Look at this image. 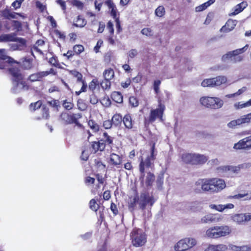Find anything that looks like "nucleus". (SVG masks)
Returning <instances> with one entry per match:
<instances>
[{"instance_id":"1","label":"nucleus","mask_w":251,"mask_h":251,"mask_svg":"<svg viewBox=\"0 0 251 251\" xmlns=\"http://www.w3.org/2000/svg\"><path fill=\"white\" fill-rule=\"evenodd\" d=\"M20 63L6 54L5 49H0V69L6 67L7 72L13 84L22 86L24 90H27L29 85L25 79V75L19 68Z\"/></svg>"},{"instance_id":"4","label":"nucleus","mask_w":251,"mask_h":251,"mask_svg":"<svg viewBox=\"0 0 251 251\" xmlns=\"http://www.w3.org/2000/svg\"><path fill=\"white\" fill-rule=\"evenodd\" d=\"M140 197L141 200L139 201L138 194L136 193L133 198H129V201L128 202L127 205L129 211L133 213L136 209L137 203L139 204V208L142 210H144L147 205L151 207L155 202L154 197L153 196H150L148 193H141Z\"/></svg>"},{"instance_id":"37","label":"nucleus","mask_w":251,"mask_h":251,"mask_svg":"<svg viewBox=\"0 0 251 251\" xmlns=\"http://www.w3.org/2000/svg\"><path fill=\"white\" fill-rule=\"evenodd\" d=\"M88 125L94 132L97 133L99 131L100 126L94 120H89L88 122Z\"/></svg>"},{"instance_id":"24","label":"nucleus","mask_w":251,"mask_h":251,"mask_svg":"<svg viewBox=\"0 0 251 251\" xmlns=\"http://www.w3.org/2000/svg\"><path fill=\"white\" fill-rule=\"evenodd\" d=\"M44 77H45L43 71H40L30 75L27 80L31 82H34L42 81Z\"/></svg>"},{"instance_id":"57","label":"nucleus","mask_w":251,"mask_h":251,"mask_svg":"<svg viewBox=\"0 0 251 251\" xmlns=\"http://www.w3.org/2000/svg\"><path fill=\"white\" fill-rule=\"evenodd\" d=\"M103 0H95L94 2V5L95 9L98 11H100L101 10V7L102 6L103 3H104L105 1L103 2Z\"/></svg>"},{"instance_id":"9","label":"nucleus","mask_w":251,"mask_h":251,"mask_svg":"<svg viewBox=\"0 0 251 251\" xmlns=\"http://www.w3.org/2000/svg\"><path fill=\"white\" fill-rule=\"evenodd\" d=\"M131 243L135 247H142L147 242V236L145 232L139 228H134L130 233Z\"/></svg>"},{"instance_id":"13","label":"nucleus","mask_w":251,"mask_h":251,"mask_svg":"<svg viewBox=\"0 0 251 251\" xmlns=\"http://www.w3.org/2000/svg\"><path fill=\"white\" fill-rule=\"evenodd\" d=\"M248 48V45L247 44L243 48L236 49L231 51H228L222 56V60L225 62L228 59L232 60L233 57L234 62H240L243 60V57L240 56H237L240 54L244 53Z\"/></svg>"},{"instance_id":"62","label":"nucleus","mask_w":251,"mask_h":251,"mask_svg":"<svg viewBox=\"0 0 251 251\" xmlns=\"http://www.w3.org/2000/svg\"><path fill=\"white\" fill-rule=\"evenodd\" d=\"M210 207L211 209H215L217 211L222 212L224 210V206L223 204H219V205H216V204H211L210 205Z\"/></svg>"},{"instance_id":"63","label":"nucleus","mask_w":251,"mask_h":251,"mask_svg":"<svg viewBox=\"0 0 251 251\" xmlns=\"http://www.w3.org/2000/svg\"><path fill=\"white\" fill-rule=\"evenodd\" d=\"M43 72L45 77H46L50 75H57V72L53 68H50L49 71H43Z\"/></svg>"},{"instance_id":"31","label":"nucleus","mask_w":251,"mask_h":251,"mask_svg":"<svg viewBox=\"0 0 251 251\" xmlns=\"http://www.w3.org/2000/svg\"><path fill=\"white\" fill-rule=\"evenodd\" d=\"M217 220L215 215L213 214H208L204 216L201 219V222L202 223H210L216 222Z\"/></svg>"},{"instance_id":"21","label":"nucleus","mask_w":251,"mask_h":251,"mask_svg":"<svg viewBox=\"0 0 251 251\" xmlns=\"http://www.w3.org/2000/svg\"><path fill=\"white\" fill-rule=\"evenodd\" d=\"M123 123L125 126V129L127 130H132L135 124V122L133 120L131 114L129 113H127L124 115Z\"/></svg>"},{"instance_id":"55","label":"nucleus","mask_w":251,"mask_h":251,"mask_svg":"<svg viewBox=\"0 0 251 251\" xmlns=\"http://www.w3.org/2000/svg\"><path fill=\"white\" fill-rule=\"evenodd\" d=\"M247 88L246 87H243L242 88L239 89L237 92L231 94L226 95V97L228 98H231L236 96L240 95L242 94H243L244 92H245Z\"/></svg>"},{"instance_id":"46","label":"nucleus","mask_w":251,"mask_h":251,"mask_svg":"<svg viewBox=\"0 0 251 251\" xmlns=\"http://www.w3.org/2000/svg\"><path fill=\"white\" fill-rule=\"evenodd\" d=\"M49 63L52 66L60 68L61 66L56 56H52L49 59Z\"/></svg>"},{"instance_id":"45","label":"nucleus","mask_w":251,"mask_h":251,"mask_svg":"<svg viewBox=\"0 0 251 251\" xmlns=\"http://www.w3.org/2000/svg\"><path fill=\"white\" fill-rule=\"evenodd\" d=\"M213 78L204 79L201 82V85L203 87H213L214 83Z\"/></svg>"},{"instance_id":"34","label":"nucleus","mask_w":251,"mask_h":251,"mask_svg":"<svg viewBox=\"0 0 251 251\" xmlns=\"http://www.w3.org/2000/svg\"><path fill=\"white\" fill-rule=\"evenodd\" d=\"M75 22L73 25L75 27H83L86 25V21L81 15L77 16Z\"/></svg>"},{"instance_id":"20","label":"nucleus","mask_w":251,"mask_h":251,"mask_svg":"<svg viewBox=\"0 0 251 251\" xmlns=\"http://www.w3.org/2000/svg\"><path fill=\"white\" fill-rule=\"evenodd\" d=\"M33 62V60L32 58L27 56L23 57L21 59V62H19L20 64L19 68L20 70L21 67L24 70H31L34 67Z\"/></svg>"},{"instance_id":"7","label":"nucleus","mask_w":251,"mask_h":251,"mask_svg":"<svg viewBox=\"0 0 251 251\" xmlns=\"http://www.w3.org/2000/svg\"><path fill=\"white\" fill-rule=\"evenodd\" d=\"M165 98L160 96L158 97V107L151 110L149 117L150 123L154 122L157 118H159L160 121L162 120L163 115L165 110V106L163 103L168 101L170 99V95L168 92H165Z\"/></svg>"},{"instance_id":"32","label":"nucleus","mask_w":251,"mask_h":251,"mask_svg":"<svg viewBox=\"0 0 251 251\" xmlns=\"http://www.w3.org/2000/svg\"><path fill=\"white\" fill-rule=\"evenodd\" d=\"M94 162V166L97 169V171H105L106 165L102 162L100 158H97L95 159Z\"/></svg>"},{"instance_id":"19","label":"nucleus","mask_w":251,"mask_h":251,"mask_svg":"<svg viewBox=\"0 0 251 251\" xmlns=\"http://www.w3.org/2000/svg\"><path fill=\"white\" fill-rule=\"evenodd\" d=\"M71 74L77 78V81L82 83V87L79 91H75L76 96H79L82 92H85L87 89V84L86 81L82 78V75L79 72L75 70L72 71Z\"/></svg>"},{"instance_id":"54","label":"nucleus","mask_w":251,"mask_h":251,"mask_svg":"<svg viewBox=\"0 0 251 251\" xmlns=\"http://www.w3.org/2000/svg\"><path fill=\"white\" fill-rule=\"evenodd\" d=\"M155 14L157 16L159 17H163L165 13V8L163 6H159L155 11Z\"/></svg>"},{"instance_id":"44","label":"nucleus","mask_w":251,"mask_h":251,"mask_svg":"<svg viewBox=\"0 0 251 251\" xmlns=\"http://www.w3.org/2000/svg\"><path fill=\"white\" fill-rule=\"evenodd\" d=\"M164 182V175L163 174H159L157 177L156 180V184L157 186V188L158 189H161L162 187Z\"/></svg>"},{"instance_id":"17","label":"nucleus","mask_w":251,"mask_h":251,"mask_svg":"<svg viewBox=\"0 0 251 251\" xmlns=\"http://www.w3.org/2000/svg\"><path fill=\"white\" fill-rule=\"evenodd\" d=\"M250 123H251V117L249 113H248L242 116L240 118L231 121L227 124V126L229 128H234L237 126L249 124Z\"/></svg>"},{"instance_id":"42","label":"nucleus","mask_w":251,"mask_h":251,"mask_svg":"<svg viewBox=\"0 0 251 251\" xmlns=\"http://www.w3.org/2000/svg\"><path fill=\"white\" fill-rule=\"evenodd\" d=\"M99 85V81L97 79H93L89 83L88 85L89 89L93 93L96 90L97 86Z\"/></svg>"},{"instance_id":"27","label":"nucleus","mask_w":251,"mask_h":251,"mask_svg":"<svg viewBox=\"0 0 251 251\" xmlns=\"http://www.w3.org/2000/svg\"><path fill=\"white\" fill-rule=\"evenodd\" d=\"M181 159L185 164H193L194 153H184L181 155Z\"/></svg>"},{"instance_id":"58","label":"nucleus","mask_w":251,"mask_h":251,"mask_svg":"<svg viewBox=\"0 0 251 251\" xmlns=\"http://www.w3.org/2000/svg\"><path fill=\"white\" fill-rule=\"evenodd\" d=\"M141 33L147 36H151L153 35L152 30L150 28H144L141 31Z\"/></svg>"},{"instance_id":"3","label":"nucleus","mask_w":251,"mask_h":251,"mask_svg":"<svg viewBox=\"0 0 251 251\" xmlns=\"http://www.w3.org/2000/svg\"><path fill=\"white\" fill-rule=\"evenodd\" d=\"M197 193H218L226 187L225 181L218 178H200L195 184Z\"/></svg>"},{"instance_id":"49","label":"nucleus","mask_w":251,"mask_h":251,"mask_svg":"<svg viewBox=\"0 0 251 251\" xmlns=\"http://www.w3.org/2000/svg\"><path fill=\"white\" fill-rule=\"evenodd\" d=\"M111 80L103 79L100 83V86L103 90H109L111 88Z\"/></svg>"},{"instance_id":"41","label":"nucleus","mask_w":251,"mask_h":251,"mask_svg":"<svg viewBox=\"0 0 251 251\" xmlns=\"http://www.w3.org/2000/svg\"><path fill=\"white\" fill-rule=\"evenodd\" d=\"M11 26L13 28L12 30H16L17 31H20L22 30V23L16 20H13L11 21Z\"/></svg>"},{"instance_id":"26","label":"nucleus","mask_w":251,"mask_h":251,"mask_svg":"<svg viewBox=\"0 0 251 251\" xmlns=\"http://www.w3.org/2000/svg\"><path fill=\"white\" fill-rule=\"evenodd\" d=\"M207 160V157L203 154L194 153L193 165H202L206 163Z\"/></svg>"},{"instance_id":"23","label":"nucleus","mask_w":251,"mask_h":251,"mask_svg":"<svg viewBox=\"0 0 251 251\" xmlns=\"http://www.w3.org/2000/svg\"><path fill=\"white\" fill-rule=\"evenodd\" d=\"M122 156H120L115 153H111L109 156V161L108 162L110 165L119 168V166L122 163Z\"/></svg>"},{"instance_id":"22","label":"nucleus","mask_w":251,"mask_h":251,"mask_svg":"<svg viewBox=\"0 0 251 251\" xmlns=\"http://www.w3.org/2000/svg\"><path fill=\"white\" fill-rule=\"evenodd\" d=\"M233 221L242 224L245 222H248L251 220V215L245 214H236L232 217Z\"/></svg>"},{"instance_id":"18","label":"nucleus","mask_w":251,"mask_h":251,"mask_svg":"<svg viewBox=\"0 0 251 251\" xmlns=\"http://www.w3.org/2000/svg\"><path fill=\"white\" fill-rule=\"evenodd\" d=\"M84 51V47L83 45L76 44L73 46V50H69L66 53H63V55L66 57L69 60H71L74 55H79Z\"/></svg>"},{"instance_id":"51","label":"nucleus","mask_w":251,"mask_h":251,"mask_svg":"<svg viewBox=\"0 0 251 251\" xmlns=\"http://www.w3.org/2000/svg\"><path fill=\"white\" fill-rule=\"evenodd\" d=\"M129 103L131 107H135L138 106L139 101L136 97L131 96L129 98Z\"/></svg>"},{"instance_id":"16","label":"nucleus","mask_w":251,"mask_h":251,"mask_svg":"<svg viewBox=\"0 0 251 251\" xmlns=\"http://www.w3.org/2000/svg\"><path fill=\"white\" fill-rule=\"evenodd\" d=\"M233 149L236 150L249 151L251 150V135L240 140L237 143L234 144Z\"/></svg>"},{"instance_id":"10","label":"nucleus","mask_w":251,"mask_h":251,"mask_svg":"<svg viewBox=\"0 0 251 251\" xmlns=\"http://www.w3.org/2000/svg\"><path fill=\"white\" fill-rule=\"evenodd\" d=\"M60 117L66 124H74L75 126H77L78 128L83 130L84 129V126L78 121V119L82 117L81 113L63 112L61 113Z\"/></svg>"},{"instance_id":"53","label":"nucleus","mask_w":251,"mask_h":251,"mask_svg":"<svg viewBox=\"0 0 251 251\" xmlns=\"http://www.w3.org/2000/svg\"><path fill=\"white\" fill-rule=\"evenodd\" d=\"M112 57L113 52H112V51L109 50L107 52L105 53V54H104L103 60L105 63H109L111 61Z\"/></svg>"},{"instance_id":"59","label":"nucleus","mask_w":251,"mask_h":251,"mask_svg":"<svg viewBox=\"0 0 251 251\" xmlns=\"http://www.w3.org/2000/svg\"><path fill=\"white\" fill-rule=\"evenodd\" d=\"M113 124L111 122V120H107L104 121L102 124V126L105 129H109L112 126Z\"/></svg>"},{"instance_id":"2","label":"nucleus","mask_w":251,"mask_h":251,"mask_svg":"<svg viewBox=\"0 0 251 251\" xmlns=\"http://www.w3.org/2000/svg\"><path fill=\"white\" fill-rule=\"evenodd\" d=\"M156 154L155 143H154L151 147L150 155H148L145 158L142 155L140 156L138 158L139 161L138 166L140 173L139 180L142 186L145 184L147 187H151L155 181V176L153 173L148 172L145 177V172L146 170L154 167V161L156 159Z\"/></svg>"},{"instance_id":"52","label":"nucleus","mask_w":251,"mask_h":251,"mask_svg":"<svg viewBox=\"0 0 251 251\" xmlns=\"http://www.w3.org/2000/svg\"><path fill=\"white\" fill-rule=\"evenodd\" d=\"M161 84V81L160 80H155L153 83V87L155 93L158 95L160 92V85Z\"/></svg>"},{"instance_id":"40","label":"nucleus","mask_w":251,"mask_h":251,"mask_svg":"<svg viewBox=\"0 0 251 251\" xmlns=\"http://www.w3.org/2000/svg\"><path fill=\"white\" fill-rule=\"evenodd\" d=\"M45 44V41L43 40L39 39L36 42L35 44L33 46V50L40 53V54H43L42 51L39 49V47L43 46Z\"/></svg>"},{"instance_id":"47","label":"nucleus","mask_w":251,"mask_h":251,"mask_svg":"<svg viewBox=\"0 0 251 251\" xmlns=\"http://www.w3.org/2000/svg\"><path fill=\"white\" fill-rule=\"evenodd\" d=\"M100 103L105 107H109L111 104V100L108 96L103 97L100 100Z\"/></svg>"},{"instance_id":"14","label":"nucleus","mask_w":251,"mask_h":251,"mask_svg":"<svg viewBox=\"0 0 251 251\" xmlns=\"http://www.w3.org/2000/svg\"><path fill=\"white\" fill-rule=\"evenodd\" d=\"M239 246L229 243L228 245L223 244L209 245L204 251H239Z\"/></svg>"},{"instance_id":"61","label":"nucleus","mask_w":251,"mask_h":251,"mask_svg":"<svg viewBox=\"0 0 251 251\" xmlns=\"http://www.w3.org/2000/svg\"><path fill=\"white\" fill-rule=\"evenodd\" d=\"M42 118L47 119L50 117L49 109L45 106L42 107Z\"/></svg>"},{"instance_id":"30","label":"nucleus","mask_w":251,"mask_h":251,"mask_svg":"<svg viewBox=\"0 0 251 251\" xmlns=\"http://www.w3.org/2000/svg\"><path fill=\"white\" fill-rule=\"evenodd\" d=\"M111 122L115 126H120L123 120V117L120 113H116L114 114L111 119Z\"/></svg>"},{"instance_id":"64","label":"nucleus","mask_w":251,"mask_h":251,"mask_svg":"<svg viewBox=\"0 0 251 251\" xmlns=\"http://www.w3.org/2000/svg\"><path fill=\"white\" fill-rule=\"evenodd\" d=\"M99 102V99L93 93L90 95V102L92 104H96Z\"/></svg>"},{"instance_id":"43","label":"nucleus","mask_w":251,"mask_h":251,"mask_svg":"<svg viewBox=\"0 0 251 251\" xmlns=\"http://www.w3.org/2000/svg\"><path fill=\"white\" fill-rule=\"evenodd\" d=\"M42 105L41 100H38L35 102L31 103L29 105V108L31 111H35L36 110L39 109Z\"/></svg>"},{"instance_id":"11","label":"nucleus","mask_w":251,"mask_h":251,"mask_svg":"<svg viewBox=\"0 0 251 251\" xmlns=\"http://www.w3.org/2000/svg\"><path fill=\"white\" fill-rule=\"evenodd\" d=\"M104 4L106 5L110 10V16L115 20L117 32L120 33L122 31L120 20V13L118 11L116 4L112 0H105Z\"/></svg>"},{"instance_id":"12","label":"nucleus","mask_w":251,"mask_h":251,"mask_svg":"<svg viewBox=\"0 0 251 251\" xmlns=\"http://www.w3.org/2000/svg\"><path fill=\"white\" fill-rule=\"evenodd\" d=\"M197 240L195 238L185 237L178 241L175 245L176 251H186L195 247Z\"/></svg>"},{"instance_id":"29","label":"nucleus","mask_w":251,"mask_h":251,"mask_svg":"<svg viewBox=\"0 0 251 251\" xmlns=\"http://www.w3.org/2000/svg\"><path fill=\"white\" fill-rule=\"evenodd\" d=\"M110 97L112 100L116 103H122L123 102V96L120 92L113 91Z\"/></svg>"},{"instance_id":"60","label":"nucleus","mask_w":251,"mask_h":251,"mask_svg":"<svg viewBox=\"0 0 251 251\" xmlns=\"http://www.w3.org/2000/svg\"><path fill=\"white\" fill-rule=\"evenodd\" d=\"M110 210L112 212L114 216H116L119 213V210L117 205L114 202H112L110 204Z\"/></svg>"},{"instance_id":"33","label":"nucleus","mask_w":251,"mask_h":251,"mask_svg":"<svg viewBox=\"0 0 251 251\" xmlns=\"http://www.w3.org/2000/svg\"><path fill=\"white\" fill-rule=\"evenodd\" d=\"M213 80L214 87L225 83L227 81L226 77L221 75L213 78Z\"/></svg>"},{"instance_id":"28","label":"nucleus","mask_w":251,"mask_h":251,"mask_svg":"<svg viewBox=\"0 0 251 251\" xmlns=\"http://www.w3.org/2000/svg\"><path fill=\"white\" fill-rule=\"evenodd\" d=\"M102 75L104 79L111 80L115 77V72L111 68H108L103 71Z\"/></svg>"},{"instance_id":"48","label":"nucleus","mask_w":251,"mask_h":251,"mask_svg":"<svg viewBox=\"0 0 251 251\" xmlns=\"http://www.w3.org/2000/svg\"><path fill=\"white\" fill-rule=\"evenodd\" d=\"M77 105L78 109L81 111L85 110L87 108V105L82 99H78L77 101Z\"/></svg>"},{"instance_id":"39","label":"nucleus","mask_w":251,"mask_h":251,"mask_svg":"<svg viewBox=\"0 0 251 251\" xmlns=\"http://www.w3.org/2000/svg\"><path fill=\"white\" fill-rule=\"evenodd\" d=\"M242 167L243 165H239L238 166H226L224 168L226 171H229L234 173H238Z\"/></svg>"},{"instance_id":"8","label":"nucleus","mask_w":251,"mask_h":251,"mask_svg":"<svg viewBox=\"0 0 251 251\" xmlns=\"http://www.w3.org/2000/svg\"><path fill=\"white\" fill-rule=\"evenodd\" d=\"M200 102L204 107L212 110L219 109L224 105L223 100L216 97L203 96L200 98Z\"/></svg>"},{"instance_id":"36","label":"nucleus","mask_w":251,"mask_h":251,"mask_svg":"<svg viewBox=\"0 0 251 251\" xmlns=\"http://www.w3.org/2000/svg\"><path fill=\"white\" fill-rule=\"evenodd\" d=\"M94 176L96 177V178L97 179V181H98V184L97 185L96 187L97 188H100V184H104V182L106 181V175L103 176L102 175L99 173H96L94 174Z\"/></svg>"},{"instance_id":"6","label":"nucleus","mask_w":251,"mask_h":251,"mask_svg":"<svg viewBox=\"0 0 251 251\" xmlns=\"http://www.w3.org/2000/svg\"><path fill=\"white\" fill-rule=\"evenodd\" d=\"M232 232L231 228L227 225L216 226L208 228L205 235L209 238L217 239L229 235Z\"/></svg>"},{"instance_id":"25","label":"nucleus","mask_w":251,"mask_h":251,"mask_svg":"<svg viewBox=\"0 0 251 251\" xmlns=\"http://www.w3.org/2000/svg\"><path fill=\"white\" fill-rule=\"evenodd\" d=\"M248 6V3L246 1H242L239 4H237L233 9V11L230 14H229V15L230 16H235L242 11H243V10L246 8Z\"/></svg>"},{"instance_id":"5","label":"nucleus","mask_w":251,"mask_h":251,"mask_svg":"<svg viewBox=\"0 0 251 251\" xmlns=\"http://www.w3.org/2000/svg\"><path fill=\"white\" fill-rule=\"evenodd\" d=\"M114 139V137L110 136L107 132L104 131L102 132L101 138L99 140L90 143V149L94 153H96L98 151H103L106 147L112 149L115 145Z\"/></svg>"},{"instance_id":"15","label":"nucleus","mask_w":251,"mask_h":251,"mask_svg":"<svg viewBox=\"0 0 251 251\" xmlns=\"http://www.w3.org/2000/svg\"><path fill=\"white\" fill-rule=\"evenodd\" d=\"M18 42L22 45L26 44V41L22 38L16 37V34L12 33L10 34H3L0 35V42Z\"/></svg>"},{"instance_id":"50","label":"nucleus","mask_w":251,"mask_h":251,"mask_svg":"<svg viewBox=\"0 0 251 251\" xmlns=\"http://www.w3.org/2000/svg\"><path fill=\"white\" fill-rule=\"evenodd\" d=\"M90 208L95 211H97L100 208V205L97 203L96 201L93 199L89 202Z\"/></svg>"},{"instance_id":"38","label":"nucleus","mask_w":251,"mask_h":251,"mask_svg":"<svg viewBox=\"0 0 251 251\" xmlns=\"http://www.w3.org/2000/svg\"><path fill=\"white\" fill-rule=\"evenodd\" d=\"M53 34L60 41L64 42L66 39V35L64 32L58 29H55L52 31Z\"/></svg>"},{"instance_id":"56","label":"nucleus","mask_w":251,"mask_h":251,"mask_svg":"<svg viewBox=\"0 0 251 251\" xmlns=\"http://www.w3.org/2000/svg\"><path fill=\"white\" fill-rule=\"evenodd\" d=\"M62 105L64 108L67 110H71L74 107V103L71 101H69L67 100L63 101Z\"/></svg>"},{"instance_id":"35","label":"nucleus","mask_w":251,"mask_h":251,"mask_svg":"<svg viewBox=\"0 0 251 251\" xmlns=\"http://www.w3.org/2000/svg\"><path fill=\"white\" fill-rule=\"evenodd\" d=\"M235 21L229 19L226 23L225 26H223L222 29H224L226 31H230L232 30L235 26Z\"/></svg>"}]
</instances>
